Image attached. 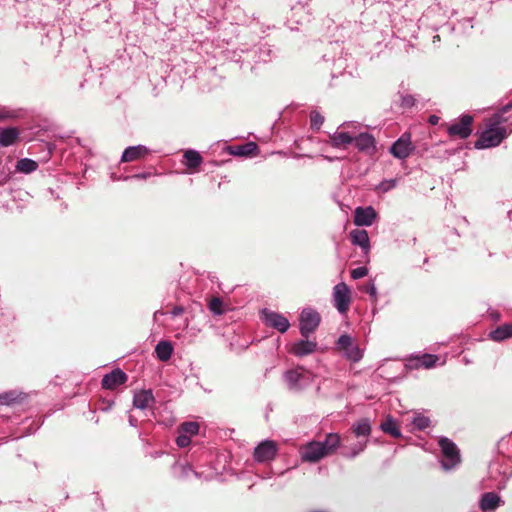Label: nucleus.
<instances>
[{"label":"nucleus","instance_id":"f257e3e1","mask_svg":"<svg viewBox=\"0 0 512 512\" xmlns=\"http://www.w3.org/2000/svg\"><path fill=\"white\" fill-rule=\"evenodd\" d=\"M283 378L289 391L293 393L302 392L313 382V374L301 366L286 371Z\"/></svg>","mask_w":512,"mask_h":512},{"label":"nucleus","instance_id":"f03ea898","mask_svg":"<svg viewBox=\"0 0 512 512\" xmlns=\"http://www.w3.org/2000/svg\"><path fill=\"white\" fill-rule=\"evenodd\" d=\"M443 459L441 466L445 471L454 469L460 463V452L456 444L447 437H441L438 441Z\"/></svg>","mask_w":512,"mask_h":512},{"label":"nucleus","instance_id":"7ed1b4c3","mask_svg":"<svg viewBox=\"0 0 512 512\" xmlns=\"http://www.w3.org/2000/svg\"><path fill=\"white\" fill-rule=\"evenodd\" d=\"M320 322L321 316L315 309L310 307L304 308L299 317V330L301 336L309 338V336L319 327Z\"/></svg>","mask_w":512,"mask_h":512},{"label":"nucleus","instance_id":"20e7f679","mask_svg":"<svg viewBox=\"0 0 512 512\" xmlns=\"http://www.w3.org/2000/svg\"><path fill=\"white\" fill-rule=\"evenodd\" d=\"M260 318L266 326L276 329L280 333H285L290 327V322L284 315L267 308L260 311Z\"/></svg>","mask_w":512,"mask_h":512},{"label":"nucleus","instance_id":"39448f33","mask_svg":"<svg viewBox=\"0 0 512 512\" xmlns=\"http://www.w3.org/2000/svg\"><path fill=\"white\" fill-rule=\"evenodd\" d=\"M473 117L469 114H463L459 121L451 124L447 128V133L450 136H456L460 139H467L472 134Z\"/></svg>","mask_w":512,"mask_h":512},{"label":"nucleus","instance_id":"423d86ee","mask_svg":"<svg viewBox=\"0 0 512 512\" xmlns=\"http://www.w3.org/2000/svg\"><path fill=\"white\" fill-rule=\"evenodd\" d=\"M278 452L276 442L273 440H263L254 449V459L259 463L272 461Z\"/></svg>","mask_w":512,"mask_h":512},{"label":"nucleus","instance_id":"0eeeda50","mask_svg":"<svg viewBox=\"0 0 512 512\" xmlns=\"http://www.w3.org/2000/svg\"><path fill=\"white\" fill-rule=\"evenodd\" d=\"M333 301L335 308L340 313H345L349 309L351 302L350 289L345 283H339L333 288Z\"/></svg>","mask_w":512,"mask_h":512},{"label":"nucleus","instance_id":"6e6552de","mask_svg":"<svg viewBox=\"0 0 512 512\" xmlns=\"http://www.w3.org/2000/svg\"><path fill=\"white\" fill-rule=\"evenodd\" d=\"M301 459L303 462L317 463L324 457V447L318 441H310L300 449Z\"/></svg>","mask_w":512,"mask_h":512},{"label":"nucleus","instance_id":"1a4fd4ad","mask_svg":"<svg viewBox=\"0 0 512 512\" xmlns=\"http://www.w3.org/2000/svg\"><path fill=\"white\" fill-rule=\"evenodd\" d=\"M438 359L439 357L437 355L428 353L412 356L407 359L405 368L407 370L419 369L421 367L431 369L436 365Z\"/></svg>","mask_w":512,"mask_h":512},{"label":"nucleus","instance_id":"9d476101","mask_svg":"<svg viewBox=\"0 0 512 512\" xmlns=\"http://www.w3.org/2000/svg\"><path fill=\"white\" fill-rule=\"evenodd\" d=\"M127 379V374L120 368H116L103 376L101 385L104 389L112 390L124 384Z\"/></svg>","mask_w":512,"mask_h":512},{"label":"nucleus","instance_id":"9b49d317","mask_svg":"<svg viewBox=\"0 0 512 512\" xmlns=\"http://www.w3.org/2000/svg\"><path fill=\"white\" fill-rule=\"evenodd\" d=\"M377 217L372 206L357 207L354 212V224L357 226H371Z\"/></svg>","mask_w":512,"mask_h":512},{"label":"nucleus","instance_id":"f8f14e48","mask_svg":"<svg viewBox=\"0 0 512 512\" xmlns=\"http://www.w3.org/2000/svg\"><path fill=\"white\" fill-rule=\"evenodd\" d=\"M503 504L504 501L495 492H485L481 495L479 500V508L482 512H494Z\"/></svg>","mask_w":512,"mask_h":512},{"label":"nucleus","instance_id":"ddd939ff","mask_svg":"<svg viewBox=\"0 0 512 512\" xmlns=\"http://www.w3.org/2000/svg\"><path fill=\"white\" fill-rule=\"evenodd\" d=\"M411 143L409 135L403 134L390 147V153L398 159H405L410 155Z\"/></svg>","mask_w":512,"mask_h":512},{"label":"nucleus","instance_id":"4468645a","mask_svg":"<svg viewBox=\"0 0 512 512\" xmlns=\"http://www.w3.org/2000/svg\"><path fill=\"white\" fill-rule=\"evenodd\" d=\"M317 342L311 341L309 338H304L293 343L290 353L296 357H304L316 351Z\"/></svg>","mask_w":512,"mask_h":512},{"label":"nucleus","instance_id":"2eb2a0df","mask_svg":"<svg viewBox=\"0 0 512 512\" xmlns=\"http://www.w3.org/2000/svg\"><path fill=\"white\" fill-rule=\"evenodd\" d=\"M151 150L145 145H135L127 147L121 156V162H133L145 158Z\"/></svg>","mask_w":512,"mask_h":512},{"label":"nucleus","instance_id":"dca6fc26","mask_svg":"<svg viewBox=\"0 0 512 512\" xmlns=\"http://www.w3.org/2000/svg\"><path fill=\"white\" fill-rule=\"evenodd\" d=\"M353 143L355 144V147L361 151L368 154H371L375 151V138L367 133L363 132L357 135L356 137H353Z\"/></svg>","mask_w":512,"mask_h":512},{"label":"nucleus","instance_id":"f3484780","mask_svg":"<svg viewBox=\"0 0 512 512\" xmlns=\"http://www.w3.org/2000/svg\"><path fill=\"white\" fill-rule=\"evenodd\" d=\"M155 403V398L151 389L140 390L134 393L133 406L140 410H145Z\"/></svg>","mask_w":512,"mask_h":512},{"label":"nucleus","instance_id":"a211bd4d","mask_svg":"<svg viewBox=\"0 0 512 512\" xmlns=\"http://www.w3.org/2000/svg\"><path fill=\"white\" fill-rule=\"evenodd\" d=\"M350 239L353 245L359 246L367 255L370 250V239L368 232L364 229H355L350 232Z\"/></svg>","mask_w":512,"mask_h":512},{"label":"nucleus","instance_id":"6ab92c4d","mask_svg":"<svg viewBox=\"0 0 512 512\" xmlns=\"http://www.w3.org/2000/svg\"><path fill=\"white\" fill-rule=\"evenodd\" d=\"M512 109V101L504 105L501 109L495 112L488 120V124L492 125V127L497 128H506L503 126L507 123L511 116H506V114Z\"/></svg>","mask_w":512,"mask_h":512},{"label":"nucleus","instance_id":"aec40b11","mask_svg":"<svg viewBox=\"0 0 512 512\" xmlns=\"http://www.w3.org/2000/svg\"><path fill=\"white\" fill-rule=\"evenodd\" d=\"M258 146L255 142H247L238 146H229L228 152L230 155L239 157H250L256 155Z\"/></svg>","mask_w":512,"mask_h":512},{"label":"nucleus","instance_id":"412c9836","mask_svg":"<svg viewBox=\"0 0 512 512\" xmlns=\"http://www.w3.org/2000/svg\"><path fill=\"white\" fill-rule=\"evenodd\" d=\"M20 135L16 127H0V146L8 147L16 143Z\"/></svg>","mask_w":512,"mask_h":512},{"label":"nucleus","instance_id":"4be33fe9","mask_svg":"<svg viewBox=\"0 0 512 512\" xmlns=\"http://www.w3.org/2000/svg\"><path fill=\"white\" fill-rule=\"evenodd\" d=\"M352 432L360 440H368L371 434V423L368 418H362L352 425Z\"/></svg>","mask_w":512,"mask_h":512},{"label":"nucleus","instance_id":"5701e85b","mask_svg":"<svg viewBox=\"0 0 512 512\" xmlns=\"http://www.w3.org/2000/svg\"><path fill=\"white\" fill-rule=\"evenodd\" d=\"M341 437L338 433H328L323 441H319L320 445L324 447L326 455L333 454L340 446Z\"/></svg>","mask_w":512,"mask_h":512},{"label":"nucleus","instance_id":"b1692460","mask_svg":"<svg viewBox=\"0 0 512 512\" xmlns=\"http://www.w3.org/2000/svg\"><path fill=\"white\" fill-rule=\"evenodd\" d=\"M173 474L175 477L181 480L189 479L191 474H193L195 477H199L198 472L194 471L189 463L181 462H176L173 465Z\"/></svg>","mask_w":512,"mask_h":512},{"label":"nucleus","instance_id":"393cba45","mask_svg":"<svg viewBox=\"0 0 512 512\" xmlns=\"http://www.w3.org/2000/svg\"><path fill=\"white\" fill-rule=\"evenodd\" d=\"M368 440H358L356 443L346 446L342 450V456L347 459H354L367 447Z\"/></svg>","mask_w":512,"mask_h":512},{"label":"nucleus","instance_id":"a878e982","mask_svg":"<svg viewBox=\"0 0 512 512\" xmlns=\"http://www.w3.org/2000/svg\"><path fill=\"white\" fill-rule=\"evenodd\" d=\"M380 429L384 433L389 434L394 438L402 437V433L397 425V421L391 415H388L380 424Z\"/></svg>","mask_w":512,"mask_h":512},{"label":"nucleus","instance_id":"bb28decb","mask_svg":"<svg viewBox=\"0 0 512 512\" xmlns=\"http://www.w3.org/2000/svg\"><path fill=\"white\" fill-rule=\"evenodd\" d=\"M353 140L354 138L348 132H335L330 135L329 144L334 148H341L352 144Z\"/></svg>","mask_w":512,"mask_h":512},{"label":"nucleus","instance_id":"cd10ccee","mask_svg":"<svg viewBox=\"0 0 512 512\" xmlns=\"http://www.w3.org/2000/svg\"><path fill=\"white\" fill-rule=\"evenodd\" d=\"M26 394L17 390H10L0 394V405L10 406L15 403H20L25 398Z\"/></svg>","mask_w":512,"mask_h":512},{"label":"nucleus","instance_id":"c85d7f7f","mask_svg":"<svg viewBox=\"0 0 512 512\" xmlns=\"http://www.w3.org/2000/svg\"><path fill=\"white\" fill-rule=\"evenodd\" d=\"M489 336L493 341H496V342H501L503 340L511 338L512 337V324H504V325L497 327L496 329H494L493 331L490 332Z\"/></svg>","mask_w":512,"mask_h":512},{"label":"nucleus","instance_id":"c756f323","mask_svg":"<svg viewBox=\"0 0 512 512\" xmlns=\"http://www.w3.org/2000/svg\"><path fill=\"white\" fill-rule=\"evenodd\" d=\"M155 353L160 361H167L172 356L173 347L170 342L162 340L156 345Z\"/></svg>","mask_w":512,"mask_h":512},{"label":"nucleus","instance_id":"7c9ffc66","mask_svg":"<svg viewBox=\"0 0 512 512\" xmlns=\"http://www.w3.org/2000/svg\"><path fill=\"white\" fill-rule=\"evenodd\" d=\"M184 159V164L189 169H195L199 167L203 161L200 153L193 149H189L184 153Z\"/></svg>","mask_w":512,"mask_h":512},{"label":"nucleus","instance_id":"2f4dec72","mask_svg":"<svg viewBox=\"0 0 512 512\" xmlns=\"http://www.w3.org/2000/svg\"><path fill=\"white\" fill-rule=\"evenodd\" d=\"M272 52L273 51H272L270 45H268L267 43H263V44L258 45L254 49L256 61H258V62H268V61H270L271 58H272Z\"/></svg>","mask_w":512,"mask_h":512},{"label":"nucleus","instance_id":"473e14b6","mask_svg":"<svg viewBox=\"0 0 512 512\" xmlns=\"http://www.w3.org/2000/svg\"><path fill=\"white\" fill-rule=\"evenodd\" d=\"M38 163L29 158H22L17 161L16 170L21 173L29 174L37 170Z\"/></svg>","mask_w":512,"mask_h":512},{"label":"nucleus","instance_id":"72a5a7b5","mask_svg":"<svg viewBox=\"0 0 512 512\" xmlns=\"http://www.w3.org/2000/svg\"><path fill=\"white\" fill-rule=\"evenodd\" d=\"M343 356L353 363L359 362L363 358V351L358 344L353 343L349 348L344 350Z\"/></svg>","mask_w":512,"mask_h":512},{"label":"nucleus","instance_id":"f704fd0d","mask_svg":"<svg viewBox=\"0 0 512 512\" xmlns=\"http://www.w3.org/2000/svg\"><path fill=\"white\" fill-rule=\"evenodd\" d=\"M498 453L512 461V438L503 437L497 444Z\"/></svg>","mask_w":512,"mask_h":512},{"label":"nucleus","instance_id":"c9c22d12","mask_svg":"<svg viewBox=\"0 0 512 512\" xmlns=\"http://www.w3.org/2000/svg\"><path fill=\"white\" fill-rule=\"evenodd\" d=\"M199 428H200V426H199V424L197 422L188 421V422H184V423L181 424L180 431L183 434L188 435L189 437H191L193 435L198 434Z\"/></svg>","mask_w":512,"mask_h":512},{"label":"nucleus","instance_id":"e433bc0d","mask_svg":"<svg viewBox=\"0 0 512 512\" xmlns=\"http://www.w3.org/2000/svg\"><path fill=\"white\" fill-rule=\"evenodd\" d=\"M223 301L219 297H214L209 301V310L212 314L220 316L224 314L225 310L223 307Z\"/></svg>","mask_w":512,"mask_h":512},{"label":"nucleus","instance_id":"4c0bfd02","mask_svg":"<svg viewBox=\"0 0 512 512\" xmlns=\"http://www.w3.org/2000/svg\"><path fill=\"white\" fill-rule=\"evenodd\" d=\"M412 424L416 429L423 431L430 426L431 421L428 417L422 414H417L413 417Z\"/></svg>","mask_w":512,"mask_h":512},{"label":"nucleus","instance_id":"58836bf2","mask_svg":"<svg viewBox=\"0 0 512 512\" xmlns=\"http://www.w3.org/2000/svg\"><path fill=\"white\" fill-rule=\"evenodd\" d=\"M400 107L403 109H410L416 105V99L410 94H399Z\"/></svg>","mask_w":512,"mask_h":512},{"label":"nucleus","instance_id":"ea45409f","mask_svg":"<svg viewBox=\"0 0 512 512\" xmlns=\"http://www.w3.org/2000/svg\"><path fill=\"white\" fill-rule=\"evenodd\" d=\"M324 123V117L317 111L310 114V126L312 130H319Z\"/></svg>","mask_w":512,"mask_h":512},{"label":"nucleus","instance_id":"a19ab883","mask_svg":"<svg viewBox=\"0 0 512 512\" xmlns=\"http://www.w3.org/2000/svg\"><path fill=\"white\" fill-rule=\"evenodd\" d=\"M397 179H385L379 183L376 189L382 193H387L397 186Z\"/></svg>","mask_w":512,"mask_h":512},{"label":"nucleus","instance_id":"79ce46f5","mask_svg":"<svg viewBox=\"0 0 512 512\" xmlns=\"http://www.w3.org/2000/svg\"><path fill=\"white\" fill-rule=\"evenodd\" d=\"M353 339L348 334H343L338 338L337 346L343 352L353 344Z\"/></svg>","mask_w":512,"mask_h":512},{"label":"nucleus","instance_id":"37998d69","mask_svg":"<svg viewBox=\"0 0 512 512\" xmlns=\"http://www.w3.org/2000/svg\"><path fill=\"white\" fill-rule=\"evenodd\" d=\"M368 274V269L365 266L355 268L351 271V277L355 280L365 277Z\"/></svg>","mask_w":512,"mask_h":512},{"label":"nucleus","instance_id":"c03bdc74","mask_svg":"<svg viewBox=\"0 0 512 512\" xmlns=\"http://www.w3.org/2000/svg\"><path fill=\"white\" fill-rule=\"evenodd\" d=\"M363 292L369 294L372 298L376 299L377 298V288H376V285L373 281H370L368 282L364 287H363Z\"/></svg>","mask_w":512,"mask_h":512},{"label":"nucleus","instance_id":"a18cd8bd","mask_svg":"<svg viewBox=\"0 0 512 512\" xmlns=\"http://www.w3.org/2000/svg\"><path fill=\"white\" fill-rule=\"evenodd\" d=\"M16 116L15 112L9 110L6 107L0 108V122L8 119H12Z\"/></svg>","mask_w":512,"mask_h":512},{"label":"nucleus","instance_id":"49530a36","mask_svg":"<svg viewBox=\"0 0 512 512\" xmlns=\"http://www.w3.org/2000/svg\"><path fill=\"white\" fill-rule=\"evenodd\" d=\"M191 442V439L188 435H185L181 432V434L176 438V444L181 447H187Z\"/></svg>","mask_w":512,"mask_h":512},{"label":"nucleus","instance_id":"de8ad7c7","mask_svg":"<svg viewBox=\"0 0 512 512\" xmlns=\"http://www.w3.org/2000/svg\"><path fill=\"white\" fill-rule=\"evenodd\" d=\"M183 312H184V309H183L181 306H175V307L171 310V314H172V316H174V317L181 315Z\"/></svg>","mask_w":512,"mask_h":512},{"label":"nucleus","instance_id":"09e8293b","mask_svg":"<svg viewBox=\"0 0 512 512\" xmlns=\"http://www.w3.org/2000/svg\"><path fill=\"white\" fill-rule=\"evenodd\" d=\"M149 176H150V173L143 172V173L135 174V175L131 176V178L146 179V178H148Z\"/></svg>","mask_w":512,"mask_h":512},{"label":"nucleus","instance_id":"8fccbe9b","mask_svg":"<svg viewBox=\"0 0 512 512\" xmlns=\"http://www.w3.org/2000/svg\"><path fill=\"white\" fill-rule=\"evenodd\" d=\"M438 121H439V117H438V116H436V115H431V116L429 117V122H430L431 124H433V125L437 124V123H438Z\"/></svg>","mask_w":512,"mask_h":512},{"label":"nucleus","instance_id":"3c124183","mask_svg":"<svg viewBox=\"0 0 512 512\" xmlns=\"http://www.w3.org/2000/svg\"><path fill=\"white\" fill-rule=\"evenodd\" d=\"M129 423L131 426L136 427L137 426V419L133 416H129Z\"/></svg>","mask_w":512,"mask_h":512},{"label":"nucleus","instance_id":"603ef678","mask_svg":"<svg viewBox=\"0 0 512 512\" xmlns=\"http://www.w3.org/2000/svg\"><path fill=\"white\" fill-rule=\"evenodd\" d=\"M161 312L160 311H155L154 313V319H156L157 315L160 314Z\"/></svg>","mask_w":512,"mask_h":512},{"label":"nucleus","instance_id":"864d4df0","mask_svg":"<svg viewBox=\"0 0 512 512\" xmlns=\"http://www.w3.org/2000/svg\"><path fill=\"white\" fill-rule=\"evenodd\" d=\"M439 40V35L434 36V42Z\"/></svg>","mask_w":512,"mask_h":512},{"label":"nucleus","instance_id":"5fc2aeb1","mask_svg":"<svg viewBox=\"0 0 512 512\" xmlns=\"http://www.w3.org/2000/svg\"><path fill=\"white\" fill-rule=\"evenodd\" d=\"M439 40V35L434 36V42Z\"/></svg>","mask_w":512,"mask_h":512}]
</instances>
